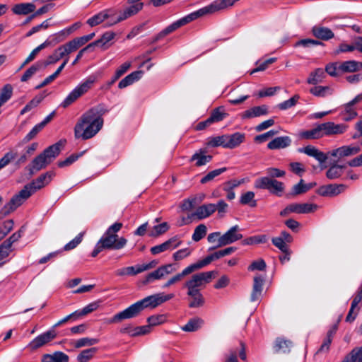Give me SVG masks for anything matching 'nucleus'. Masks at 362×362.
<instances>
[{
    "label": "nucleus",
    "instance_id": "bf43d9fd",
    "mask_svg": "<svg viewBox=\"0 0 362 362\" xmlns=\"http://www.w3.org/2000/svg\"><path fill=\"white\" fill-rule=\"evenodd\" d=\"M206 226L204 224H199L195 228L192 238L194 241L198 242L206 235Z\"/></svg>",
    "mask_w": 362,
    "mask_h": 362
},
{
    "label": "nucleus",
    "instance_id": "c9c22d12",
    "mask_svg": "<svg viewBox=\"0 0 362 362\" xmlns=\"http://www.w3.org/2000/svg\"><path fill=\"white\" fill-rule=\"evenodd\" d=\"M360 69V62L355 60H349L339 63V71L341 73L355 72Z\"/></svg>",
    "mask_w": 362,
    "mask_h": 362
},
{
    "label": "nucleus",
    "instance_id": "49530a36",
    "mask_svg": "<svg viewBox=\"0 0 362 362\" xmlns=\"http://www.w3.org/2000/svg\"><path fill=\"white\" fill-rule=\"evenodd\" d=\"M291 344L292 343L291 341L278 339L276 341V344L274 346L275 351L278 353H288L290 351Z\"/></svg>",
    "mask_w": 362,
    "mask_h": 362
},
{
    "label": "nucleus",
    "instance_id": "f704fd0d",
    "mask_svg": "<svg viewBox=\"0 0 362 362\" xmlns=\"http://www.w3.org/2000/svg\"><path fill=\"white\" fill-rule=\"evenodd\" d=\"M299 136L303 139H317L322 138L320 124L310 130L301 132Z\"/></svg>",
    "mask_w": 362,
    "mask_h": 362
},
{
    "label": "nucleus",
    "instance_id": "1a4fd4ad",
    "mask_svg": "<svg viewBox=\"0 0 362 362\" xmlns=\"http://www.w3.org/2000/svg\"><path fill=\"white\" fill-rule=\"evenodd\" d=\"M242 238L243 235L240 233V228L238 225H235L231 227L224 234H223L221 237H220V238L218 240V245L213 247H210L209 250L232 244L242 239Z\"/></svg>",
    "mask_w": 362,
    "mask_h": 362
},
{
    "label": "nucleus",
    "instance_id": "a18cd8bd",
    "mask_svg": "<svg viewBox=\"0 0 362 362\" xmlns=\"http://www.w3.org/2000/svg\"><path fill=\"white\" fill-rule=\"evenodd\" d=\"M240 203L243 205L255 207L257 206V201L255 199V193L252 191H248L243 194L240 198Z\"/></svg>",
    "mask_w": 362,
    "mask_h": 362
},
{
    "label": "nucleus",
    "instance_id": "37998d69",
    "mask_svg": "<svg viewBox=\"0 0 362 362\" xmlns=\"http://www.w3.org/2000/svg\"><path fill=\"white\" fill-rule=\"evenodd\" d=\"M337 330V327H333L327 333L326 337L324 339L322 345L318 349L317 352H327L329 349V346L332 343V338Z\"/></svg>",
    "mask_w": 362,
    "mask_h": 362
},
{
    "label": "nucleus",
    "instance_id": "b1692460",
    "mask_svg": "<svg viewBox=\"0 0 362 362\" xmlns=\"http://www.w3.org/2000/svg\"><path fill=\"white\" fill-rule=\"evenodd\" d=\"M264 279L257 275L254 277V283L252 291L250 296V300L252 302L257 301L260 299L263 289Z\"/></svg>",
    "mask_w": 362,
    "mask_h": 362
},
{
    "label": "nucleus",
    "instance_id": "ea45409f",
    "mask_svg": "<svg viewBox=\"0 0 362 362\" xmlns=\"http://www.w3.org/2000/svg\"><path fill=\"white\" fill-rule=\"evenodd\" d=\"M359 42V37H357L354 40L353 43L348 45L346 43H341L339 47L334 51L335 55H338L340 53L344 52H351L354 50H358L357 43Z\"/></svg>",
    "mask_w": 362,
    "mask_h": 362
},
{
    "label": "nucleus",
    "instance_id": "2f4dec72",
    "mask_svg": "<svg viewBox=\"0 0 362 362\" xmlns=\"http://www.w3.org/2000/svg\"><path fill=\"white\" fill-rule=\"evenodd\" d=\"M211 159V155H206L204 151L199 150L191 157L190 161H195V165L200 167L209 163Z\"/></svg>",
    "mask_w": 362,
    "mask_h": 362
},
{
    "label": "nucleus",
    "instance_id": "39448f33",
    "mask_svg": "<svg viewBox=\"0 0 362 362\" xmlns=\"http://www.w3.org/2000/svg\"><path fill=\"white\" fill-rule=\"evenodd\" d=\"M174 296L173 293L165 294L164 293L148 296L137 301V313L144 309H153L162 303L171 300Z\"/></svg>",
    "mask_w": 362,
    "mask_h": 362
},
{
    "label": "nucleus",
    "instance_id": "4468645a",
    "mask_svg": "<svg viewBox=\"0 0 362 362\" xmlns=\"http://www.w3.org/2000/svg\"><path fill=\"white\" fill-rule=\"evenodd\" d=\"M71 52L72 51H71L70 47L67 43H66L64 45L59 47L57 49L54 50L52 54L48 57L47 60L42 62L47 67L49 64H55L61 59L68 56Z\"/></svg>",
    "mask_w": 362,
    "mask_h": 362
},
{
    "label": "nucleus",
    "instance_id": "393cba45",
    "mask_svg": "<svg viewBox=\"0 0 362 362\" xmlns=\"http://www.w3.org/2000/svg\"><path fill=\"white\" fill-rule=\"evenodd\" d=\"M291 144V139L288 136H279L267 144V148L271 150L285 148Z\"/></svg>",
    "mask_w": 362,
    "mask_h": 362
},
{
    "label": "nucleus",
    "instance_id": "69168bd1",
    "mask_svg": "<svg viewBox=\"0 0 362 362\" xmlns=\"http://www.w3.org/2000/svg\"><path fill=\"white\" fill-rule=\"evenodd\" d=\"M136 80V71L132 72L130 74L125 76L123 79H122L118 83V88L120 89H123L132 83H134Z\"/></svg>",
    "mask_w": 362,
    "mask_h": 362
},
{
    "label": "nucleus",
    "instance_id": "4be33fe9",
    "mask_svg": "<svg viewBox=\"0 0 362 362\" xmlns=\"http://www.w3.org/2000/svg\"><path fill=\"white\" fill-rule=\"evenodd\" d=\"M187 296L189 308H197L202 307L204 305L205 300L200 291L187 292Z\"/></svg>",
    "mask_w": 362,
    "mask_h": 362
},
{
    "label": "nucleus",
    "instance_id": "09e8293b",
    "mask_svg": "<svg viewBox=\"0 0 362 362\" xmlns=\"http://www.w3.org/2000/svg\"><path fill=\"white\" fill-rule=\"evenodd\" d=\"M97 350V348L95 347L83 350L77 356V361L78 362H88L93 358Z\"/></svg>",
    "mask_w": 362,
    "mask_h": 362
},
{
    "label": "nucleus",
    "instance_id": "774afa93",
    "mask_svg": "<svg viewBox=\"0 0 362 362\" xmlns=\"http://www.w3.org/2000/svg\"><path fill=\"white\" fill-rule=\"evenodd\" d=\"M325 72L331 76H339L340 74H341V72L339 71V63L336 62L328 64L325 67Z\"/></svg>",
    "mask_w": 362,
    "mask_h": 362
},
{
    "label": "nucleus",
    "instance_id": "4d7b16f0",
    "mask_svg": "<svg viewBox=\"0 0 362 362\" xmlns=\"http://www.w3.org/2000/svg\"><path fill=\"white\" fill-rule=\"evenodd\" d=\"M353 105H351L350 103H348L344 106V110L341 113L342 119L345 121H349L352 119L355 118L357 115V113L355 109L353 107Z\"/></svg>",
    "mask_w": 362,
    "mask_h": 362
},
{
    "label": "nucleus",
    "instance_id": "cd10ccee",
    "mask_svg": "<svg viewBox=\"0 0 362 362\" xmlns=\"http://www.w3.org/2000/svg\"><path fill=\"white\" fill-rule=\"evenodd\" d=\"M312 32L315 37L322 40H328L334 37V33L328 28L314 26Z\"/></svg>",
    "mask_w": 362,
    "mask_h": 362
},
{
    "label": "nucleus",
    "instance_id": "8fccbe9b",
    "mask_svg": "<svg viewBox=\"0 0 362 362\" xmlns=\"http://www.w3.org/2000/svg\"><path fill=\"white\" fill-rule=\"evenodd\" d=\"M13 88L10 84L5 85L0 91V107L12 96Z\"/></svg>",
    "mask_w": 362,
    "mask_h": 362
},
{
    "label": "nucleus",
    "instance_id": "de8ad7c7",
    "mask_svg": "<svg viewBox=\"0 0 362 362\" xmlns=\"http://www.w3.org/2000/svg\"><path fill=\"white\" fill-rule=\"evenodd\" d=\"M203 321L198 317L192 318L188 321V322L182 327V329L185 332H194L197 331L202 325Z\"/></svg>",
    "mask_w": 362,
    "mask_h": 362
},
{
    "label": "nucleus",
    "instance_id": "bb28decb",
    "mask_svg": "<svg viewBox=\"0 0 362 362\" xmlns=\"http://www.w3.org/2000/svg\"><path fill=\"white\" fill-rule=\"evenodd\" d=\"M112 15L113 10H105L90 18L87 21V23L90 26L93 27L105 21L107 18H109Z\"/></svg>",
    "mask_w": 362,
    "mask_h": 362
},
{
    "label": "nucleus",
    "instance_id": "a211bd4d",
    "mask_svg": "<svg viewBox=\"0 0 362 362\" xmlns=\"http://www.w3.org/2000/svg\"><path fill=\"white\" fill-rule=\"evenodd\" d=\"M54 175V173L52 171L47 172L41 175L38 178L33 180L31 183L26 185L30 186V189L33 190V193H35L37 189L42 188L48 183H49Z\"/></svg>",
    "mask_w": 362,
    "mask_h": 362
},
{
    "label": "nucleus",
    "instance_id": "2eb2a0df",
    "mask_svg": "<svg viewBox=\"0 0 362 362\" xmlns=\"http://www.w3.org/2000/svg\"><path fill=\"white\" fill-rule=\"evenodd\" d=\"M361 148L358 146H343L329 152V154L339 159L358 153Z\"/></svg>",
    "mask_w": 362,
    "mask_h": 362
},
{
    "label": "nucleus",
    "instance_id": "412c9836",
    "mask_svg": "<svg viewBox=\"0 0 362 362\" xmlns=\"http://www.w3.org/2000/svg\"><path fill=\"white\" fill-rule=\"evenodd\" d=\"M245 141V133L238 132L231 134H226V148L233 149L239 146Z\"/></svg>",
    "mask_w": 362,
    "mask_h": 362
},
{
    "label": "nucleus",
    "instance_id": "6ab92c4d",
    "mask_svg": "<svg viewBox=\"0 0 362 362\" xmlns=\"http://www.w3.org/2000/svg\"><path fill=\"white\" fill-rule=\"evenodd\" d=\"M180 245V241L175 237L169 239L160 245H156L151 248L153 255H158L160 252L172 250L177 247Z\"/></svg>",
    "mask_w": 362,
    "mask_h": 362
},
{
    "label": "nucleus",
    "instance_id": "a878e982",
    "mask_svg": "<svg viewBox=\"0 0 362 362\" xmlns=\"http://www.w3.org/2000/svg\"><path fill=\"white\" fill-rule=\"evenodd\" d=\"M216 211L215 204H207L199 206L192 216L197 217L199 220L206 218Z\"/></svg>",
    "mask_w": 362,
    "mask_h": 362
},
{
    "label": "nucleus",
    "instance_id": "7ed1b4c3",
    "mask_svg": "<svg viewBox=\"0 0 362 362\" xmlns=\"http://www.w3.org/2000/svg\"><path fill=\"white\" fill-rule=\"evenodd\" d=\"M214 272H204L193 274L182 285V288H186L187 292L200 291L205 284L209 283L214 278Z\"/></svg>",
    "mask_w": 362,
    "mask_h": 362
},
{
    "label": "nucleus",
    "instance_id": "9d476101",
    "mask_svg": "<svg viewBox=\"0 0 362 362\" xmlns=\"http://www.w3.org/2000/svg\"><path fill=\"white\" fill-rule=\"evenodd\" d=\"M98 242L105 249L119 250L125 245L127 241L124 238H118L117 234L106 231Z\"/></svg>",
    "mask_w": 362,
    "mask_h": 362
},
{
    "label": "nucleus",
    "instance_id": "f8f14e48",
    "mask_svg": "<svg viewBox=\"0 0 362 362\" xmlns=\"http://www.w3.org/2000/svg\"><path fill=\"white\" fill-rule=\"evenodd\" d=\"M322 137L342 134L348 128L345 124H335L333 122H327L320 124Z\"/></svg>",
    "mask_w": 362,
    "mask_h": 362
},
{
    "label": "nucleus",
    "instance_id": "f3484780",
    "mask_svg": "<svg viewBox=\"0 0 362 362\" xmlns=\"http://www.w3.org/2000/svg\"><path fill=\"white\" fill-rule=\"evenodd\" d=\"M298 151L300 153H303L310 157L316 159L320 163H324L327 159V155L320 151L316 147L309 145L303 148H300L298 149Z\"/></svg>",
    "mask_w": 362,
    "mask_h": 362
},
{
    "label": "nucleus",
    "instance_id": "338daca9",
    "mask_svg": "<svg viewBox=\"0 0 362 362\" xmlns=\"http://www.w3.org/2000/svg\"><path fill=\"white\" fill-rule=\"evenodd\" d=\"M360 310V306L351 303V308L348 313L347 316L346 317V322L351 323L353 322L356 317L358 315V313Z\"/></svg>",
    "mask_w": 362,
    "mask_h": 362
},
{
    "label": "nucleus",
    "instance_id": "aec40b11",
    "mask_svg": "<svg viewBox=\"0 0 362 362\" xmlns=\"http://www.w3.org/2000/svg\"><path fill=\"white\" fill-rule=\"evenodd\" d=\"M136 316V303L132 304L125 310L115 315L110 320L109 323H117L124 320L131 319Z\"/></svg>",
    "mask_w": 362,
    "mask_h": 362
},
{
    "label": "nucleus",
    "instance_id": "680f3d73",
    "mask_svg": "<svg viewBox=\"0 0 362 362\" xmlns=\"http://www.w3.org/2000/svg\"><path fill=\"white\" fill-rule=\"evenodd\" d=\"M208 144L211 147L222 146L226 148V134L211 138Z\"/></svg>",
    "mask_w": 362,
    "mask_h": 362
},
{
    "label": "nucleus",
    "instance_id": "58836bf2",
    "mask_svg": "<svg viewBox=\"0 0 362 362\" xmlns=\"http://www.w3.org/2000/svg\"><path fill=\"white\" fill-rule=\"evenodd\" d=\"M315 185L316 182L305 184L304 183V180L301 179L298 184L295 185L292 187V194L298 195L303 194L314 187Z\"/></svg>",
    "mask_w": 362,
    "mask_h": 362
},
{
    "label": "nucleus",
    "instance_id": "ddd939ff",
    "mask_svg": "<svg viewBox=\"0 0 362 362\" xmlns=\"http://www.w3.org/2000/svg\"><path fill=\"white\" fill-rule=\"evenodd\" d=\"M346 189V186L344 184H329L320 187L317 193L323 197H334Z\"/></svg>",
    "mask_w": 362,
    "mask_h": 362
},
{
    "label": "nucleus",
    "instance_id": "6e6d98bb",
    "mask_svg": "<svg viewBox=\"0 0 362 362\" xmlns=\"http://www.w3.org/2000/svg\"><path fill=\"white\" fill-rule=\"evenodd\" d=\"M115 36V33L113 32H106L103 35L100 39L90 43V45H93V48L95 46H100L103 47L105 46L107 42H109L110 40H112Z\"/></svg>",
    "mask_w": 362,
    "mask_h": 362
},
{
    "label": "nucleus",
    "instance_id": "6e6552de",
    "mask_svg": "<svg viewBox=\"0 0 362 362\" xmlns=\"http://www.w3.org/2000/svg\"><path fill=\"white\" fill-rule=\"evenodd\" d=\"M30 186L25 185L18 194H15L3 208L4 214H10L22 205L33 194Z\"/></svg>",
    "mask_w": 362,
    "mask_h": 362
},
{
    "label": "nucleus",
    "instance_id": "603ef678",
    "mask_svg": "<svg viewBox=\"0 0 362 362\" xmlns=\"http://www.w3.org/2000/svg\"><path fill=\"white\" fill-rule=\"evenodd\" d=\"M135 11H136V6L134 4H133L130 7L127 8V9H125L123 11V13L119 14L118 16V17L115 20H114L113 22H110V25H115V24L119 23V22H121V21L127 19L129 16L134 15Z\"/></svg>",
    "mask_w": 362,
    "mask_h": 362
},
{
    "label": "nucleus",
    "instance_id": "72a5a7b5",
    "mask_svg": "<svg viewBox=\"0 0 362 362\" xmlns=\"http://www.w3.org/2000/svg\"><path fill=\"white\" fill-rule=\"evenodd\" d=\"M35 9V6L32 3H21L15 5L12 11L17 15H28L33 12Z\"/></svg>",
    "mask_w": 362,
    "mask_h": 362
},
{
    "label": "nucleus",
    "instance_id": "a19ab883",
    "mask_svg": "<svg viewBox=\"0 0 362 362\" xmlns=\"http://www.w3.org/2000/svg\"><path fill=\"white\" fill-rule=\"evenodd\" d=\"M191 274L190 270H189L188 267L185 268L180 273H178L173 276L170 277L163 285V288H168L170 286L176 284L177 282L180 281L183 277L189 275Z\"/></svg>",
    "mask_w": 362,
    "mask_h": 362
},
{
    "label": "nucleus",
    "instance_id": "79ce46f5",
    "mask_svg": "<svg viewBox=\"0 0 362 362\" xmlns=\"http://www.w3.org/2000/svg\"><path fill=\"white\" fill-rule=\"evenodd\" d=\"M344 168V165L337 164L332 165L326 173L327 177L329 180L339 177L342 175Z\"/></svg>",
    "mask_w": 362,
    "mask_h": 362
},
{
    "label": "nucleus",
    "instance_id": "c03bdc74",
    "mask_svg": "<svg viewBox=\"0 0 362 362\" xmlns=\"http://www.w3.org/2000/svg\"><path fill=\"white\" fill-rule=\"evenodd\" d=\"M49 42L48 41H45L39 46H37L36 48H35L30 54L28 55V57L25 59V60L23 62L22 65L20 67V69L24 67L25 65L31 62L35 59L37 54L43 49L47 47L49 45Z\"/></svg>",
    "mask_w": 362,
    "mask_h": 362
},
{
    "label": "nucleus",
    "instance_id": "7c9ffc66",
    "mask_svg": "<svg viewBox=\"0 0 362 362\" xmlns=\"http://www.w3.org/2000/svg\"><path fill=\"white\" fill-rule=\"evenodd\" d=\"M310 93L316 97L325 98L334 93V88L329 86H315L310 89Z\"/></svg>",
    "mask_w": 362,
    "mask_h": 362
},
{
    "label": "nucleus",
    "instance_id": "c756f323",
    "mask_svg": "<svg viewBox=\"0 0 362 362\" xmlns=\"http://www.w3.org/2000/svg\"><path fill=\"white\" fill-rule=\"evenodd\" d=\"M325 78L326 74L324 69L317 68L309 74L307 78V83L308 84L316 85L323 82Z\"/></svg>",
    "mask_w": 362,
    "mask_h": 362
},
{
    "label": "nucleus",
    "instance_id": "f03ea898",
    "mask_svg": "<svg viewBox=\"0 0 362 362\" xmlns=\"http://www.w3.org/2000/svg\"><path fill=\"white\" fill-rule=\"evenodd\" d=\"M60 146L59 143H56L36 156L28 167L30 174L33 175L35 172L45 168L59 155Z\"/></svg>",
    "mask_w": 362,
    "mask_h": 362
},
{
    "label": "nucleus",
    "instance_id": "13d9d810",
    "mask_svg": "<svg viewBox=\"0 0 362 362\" xmlns=\"http://www.w3.org/2000/svg\"><path fill=\"white\" fill-rule=\"evenodd\" d=\"M226 168H221L218 169L214 170L209 173H207L205 176H204L201 180L200 182L202 184H206L211 180H213L216 177L220 175L221 173L226 171Z\"/></svg>",
    "mask_w": 362,
    "mask_h": 362
},
{
    "label": "nucleus",
    "instance_id": "5fc2aeb1",
    "mask_svg": "<svg viewBox=\"0 0 362 362\" xmlns=\"http://www.w3.org/2000/svg\"><path fill=\"white\" fill-rule=\"evenodd\" d=\"M43 98L44 96L42 95H36L22 109L21 111V115H24L25 113L37 107L42 102Z\"/></svg>",
    "mask_w": 362,
    "mask_h": 362
},
{
    "label": "nucleus",
    "instance_id": "c85d7f7f",
    "mask_svg": "<svg viewBox=\"0 0 362 362\" xmlns=\"http://www.w3.org/2000/svg\"><path fill=\"white\" fill-rule=\"evenodd\" d=\"M69 356L62 351H55L53 354H44L42 362H69Z\"/></svg>",
    "mask_w": 362,
    "mask_h": 362
},
{
    "label": "nucleus",
    "instance_id": "f257e3e1",
    "mask_svg": "<svg viewBox=\"0 0 362 362\" xmlns=\"http://www.w3.org/2000/svg\"><path fill=\"white\" fill-rule=\"evenodd\" d=\"M103 123V118L98 112L95 109H90L78 119L74 127V136L77 139H90L100 131Z\"/></svg>",
    "mask_w": 362,
    "mask_h": 362
},
{
    "label": "nucleus",
    "instance_id": "0eeeda50",
    "mask_svg": "<svg viewBox=\"0 0 362 362\" xmlns=\"http://www.w3.org/2000/svg\"><path fill=\"white\" fill-rule=\"evenodd\" d=\"M254 186L257 189H267L271 193L278 196H281L284 190V185L282 182L267 176L257 179L255 181Z\"/></svg>",
    "mask_w": 362,
    "mask_h": 362
},
{
    "label": "nucleus",
    "instance_id": "052dcab7",
    "mask_svg": "<svg viewBox=\"0 0 362 362\" xmlns=\"http://www.w3.org/2000/svg\"><path fill=\"white\" fill-rule=\"evenodd\" d=\"M86 42H88L85 36L76 37L74 40L69 41L67 42V45L71 49V51L75 52L77 50L79 47L85 45Z\"/></svg>",
    "mask_w": 362,
    "mask_h": 362
},
{
    "label": "nucleus",
    "instance_id": "e433bc0d",
    "mask_svg": "<svg viewBox=\"0 0 362 362\" xmlns=\"http://www.w3.org/2000/svg\"><path fill=\"white\" fill-rule=\"evenodd\" d=\"M45 67L46 66L42 61L37 62L25 71L24 74L21 76V81L22 82L28 81L37 71Z\"/></svg>",
    "mask_w": 362,
    "mask_h": 362
},
{
    "label": "nucleus",
    "instance_id": "9b49d317",
    "mask_svg": "<svg viewBox=\"0 0 362 362\" xmlns=\"http://www.w3.org/2000/svg\"><path fill=\"white\" fill-rule=\"evenodd\" d=\"M57 336V331L54 329H49L47 331L43 332L42 334L38 335L35 338H34L28 344V346L31 349H37L46 344L49 342L54 339Z\"/></svg>",
    "mask_w": 362,
    "mask_h": 362
},
{
    "label": "nucleus",
    "instance_id": "423d86ee",
    "mask_svg": "<svg viewBox=\"0 0 362 362\" xmlns=\"http://www.w3.org/2000/svg\"><path fill=\"white\" fill-rule=\"evenodd\" d=\"M175 269H173L172 264L162 265L156 270L149 272L145 276L141 278L139 284L142 286L153 284L156 281L165 279V277L172 274Z\"/></svg>",
    "mask_w": 362,
    "mask_h": 362
},
{
    "label": "nucleus",
    "instance_id": "5701e85b",
    "mask_svg": "<svg viewBox=\"0 0 362 362\" xmlns=\"http://www.w3.org/2000/svg\"><path fill=\"white\" fill-rule=\"evenodd\" d=\"M268 114V107L265 105L255 106L244 111L241 114L242 119H251L266 115Z\"/></svg>",
    "mask_w": 362,
    "mask_h": 362
},
{
    "label": "nucleus",
    "instance_id": "473e14b6",
    "mask_svg": "<svg viewBox=\"0 0 362 362\" xmlns=\"http://www.w3.org/2000/svg\"><path fill=\"white\" fill-rule=\"evenodd\" d=\"M293 212L297 214H308L314 212L317 209L315 204H292Z\"/></svg>",
    "mask_w": 362,
    "mask_h": 362
},
{
    "label": "nucleus",
    "instance_id": "dca6fc26",
    "mask_svg": "<svg viewBox=\"0 0 362 362\" xmlns=\"http://www.w3.org/2000/svg\"><path fill=\"white\" fill-rule=\"evenodd\" d=\"M153 49H148L145 54L137 57V61H139V66H137V80L141 77V74L145 71H148L153 66L151 62V57L149 55L153 52ZM139 62H137L138 63Z\"/></svg>",
    "mask_w": 362,
    "mask_h": 362
},
{
    "label": "nucleus",
    "instance_id": "3c124183",
    "mask_svg": "<svg viewBox=\"0 0 362 362\" xmlns=\"http://www.w3.org/2000/svg\"><path fill=\"white\" fill-rule=\"evenodd\" d=\"M214 260V259L213 258L212 254H211V255H208L207 257H206L202 260H201L197 263L189 265L188 266L189 270H190L191 273H192L193 272L208 265Z\"/></svg>",
    "mask_w": 362,
    "mask_h": 362
},
{
    "label": "nucleus",
    "instance_id": "4c0bfd02",
    "mask_svg": "<svg viewBox=\"0 0 362 362\" xmlns=\"http://www.w3.org/2000/svg\"><path fill=\"white\" fill-rule=\"evenodd\" d=\"M227 115L228 114L226 112L224 107L219 106L211 111L208 118L214 124L223 120Z\"/></svg>",
    "mask_w": 362,
    "mask_h": 362
},
{
    "label": "nucleus",
    "instance_id": "0e129e2a",
    "mask_svg": "<svg viewBox=\"0 0 362 362\" xmlns=\"http://www.w3.org/2000/svg\"><path fill=\"white\" fill-rule=\"evenodd\" d=\"M345 358H349V362H362V346L354 349Z\"/></svg>",
    "mask_w": 362,
    "mask_h": 362
},
{
    "label": "nucleus",
    "instance_id": "864d4df0",
    "mask_svg": "<svg viewBox=\"0 0 362 362\" xmlns=\"http://www.w3.org/2000/svg\"><path fill=\"white\" fill-rule=\"evenodd\" d=\"M99 341V339L96 338H89V337H83L76 340L74 342L75 348L79 349L83 346H90L95 344H97Z\"/></svg>",
    "mask_w": 362,
    "mask_h": 362
},
{
    "label": "nucleus",
    "instance_id": "20e7f679",
    "mask_svg": "<svg viewBox=\"0 0 362 362\" xmlns=\"http://www.w3.org/2000/svg\"><path fill=\"white\" fill-rule=\"evenodd\" d=\"M95 81V77L90 76L75 87L65 98L61 105L63 107H67L75 102L78 98L86 93L93 86Z\"/></svg>",
    "mask_w": 362,
    "mask_h": 362
},
{
    "label": "nucleus",
    "instance_id": "e2e57ef3",
    "mask_svg": "<svg viewBox=\"0 0 362 362\" xmlns=\"http://www.w3.org/2000/svg\"><path fill=\"white\" fill-rule=\"evenodd\" d=\"M98 307V305L97 303H91L88 305H87L86 307H84L82 310H78L75 311L76 317L79 318L83 316L86 315L87 314L95 310Z\"/></svg>",
    "mask_w": 362,
    "mask_h": 362
}]
</instances>
